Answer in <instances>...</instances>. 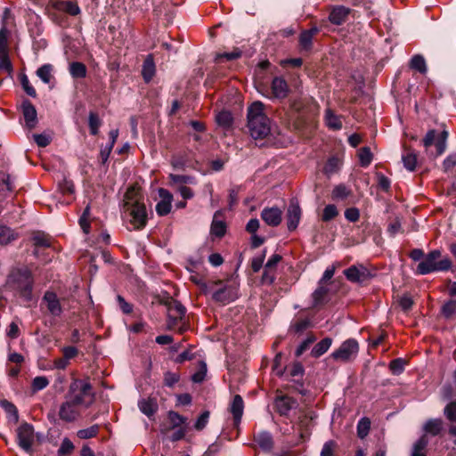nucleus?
<instances>
[{
    "label": "nucleus",
    "instance_id": "1",
    "mask_svg": "<svg viewBox=\"0 0 456 456\" xmlns=\"http://www.w3.org/2000/svg\"><path fill=\"white\" fill-rule=\"evenodd\" d=\"M124 211L131 217L130 223L134 229H142L147 222V211L142 196L137 189L130 187L124 195Z\"/></svg>",
    "mask_w": 456,
    "mask_h": 456
},
{
    "label": "nucleus",
    "instance_id": "2",
    "mask_svg": "<svg viewBox=\"0 0 456 456\" xmlns=\"http://www.w3.org/2000/svg\"><path fill=\"white\" fill-rule=\"evenodd\" d=\"M248 126L250 134L255 139L266 137L271 131L270 120L264 112V104L253 102L248 110Z\"/></svg>",
    "mask_w": 456,
    "mask_h": 456
},
{
    "label": "nucleus",
    "instance_id": "3",
    "mask_svg": "<svg viewBox=\"0 0 456 456\" xmlns=\"http://www.w3.org/2000/svg\"><path fill=\"white\" fill-rule=\"evenodd\" d=\"M159 303L166 305L167 311V328L182 331L185 325V307L167 293L159 296Z\"/></svg>",
    "mask_w": 456,
    "mask_h": 456
},
{
    "label": "nucleus",
    "instance_id": "4",
    "mask_svg": "<svg viewBox=\"0 0 456 456\" xmlns=\"http://www.w3.org/2000/svg\"><path fill=\"white\" fill-rule=\"evenodd\" d=\"M66 396L80 408H88L94 399V394L90 382L80 379H74L70 383Z\"/></svg>",
    "mask_w": 456,
    "mask_h": 456
},
{
    "label": "nucleus",
    "instance_id": "5",
    "mask_svg": "<svg viewBox=\"0 0 456 456\" xmlns=\"http://www.w3.org/2000/svg\"><path fill=\"white\" fill-rule=\"evenodd\" d=\"M452 267V261L447 256H443L440 250L429 252L417 265V273L427 274L435 272L448 271Z\"/></svg>",
    "mask_w": 456,
    "mask_h": 456
},
{
    "label": "nucleus",
    "instance_id": "6",
    "mask_svg": "<svg viewBox=\"0 0 456 456\" xmlns=\"http://www.w3.org/2000/svg\"><path fill=\"white\" fill-rule=\"evenodd\" d=\"M35 430L33 425L22 422L16 430L17 444L27 453L32 455L35 442Z\"/></svg>",
    "mask_w": 456,
    "mask_h": 456
},
{
    "label": "nucleus",
    "instance_id": "7",
    "mask_svg": "<svg viewBox=\"0 0 456 456\" xmlns=\"http://www.w3.org/2000/svg\"><path fill=\"white\" fill-rule=\"evenodd\" d=\"M34 274L28 265L13 266L7 276V285H33Z\"/></svg>",
    "mask_w": 456,
    "mask_h": 456
},
{
    "label": "nucleus",
    "instance_id": "8",
    "mask_svg": "<svg viewBox=\"0 0 456 456\" xmlns=\"http://www.w3.org/2000/svg\"><path fill=\"white\" fill-rule=\"evenodd\" d=\"M359 351L358 342L354 338L344 341L340 346L336 349L330 355L337 362H349L354 359Z\"/></svg>",
    "mask_w": 456,
    "mask_h": 456
},
{
    "label": "nucleus",
    "instance_id": "9",
    "mask_svg": "<svg viewBox=\"0 0 456 456\" xmlns=\"http://www.w3.org/2000/svg\"><path fill=\"white\" fill-rule=\"evenodd\" d=\"M168 178V185L171 186L174 190L179 191L184 200L191 199L193 196L191 190L186 185L195 183V177L186 175L170 174Z\"/></svg>",
    "mask_w": 456,
    "mask_h": 456
},
{
    "label": "nucleus",
    "instance_id": "10",
    "mask_svg": "<svg viewBox=\"0 0 456 456\" xmlns=\"http://www.w3.org/2000/svg\"><path fill=\"white\" fill-rule=\"evenodd\" d=\"M347 281L352 283H363L370 281L376 273L363 265H354L344 271Z\"/></svg>",
    "mask_w": 456,
    "mask_h": 456
},
{
    "label": "nucleus",
    "instance_id": "11",
    "mask_svg": "<svg viewBox=\"0 0 456 456\" xmlns=\"http://www.w3.org/2000/svg\"><path fill=\"white\" fill-rule=\"evenodd\" d=\"M81 409L77 404L65 395L64 402L59 409V418L67 423L74 422L81 414Z\"/></svg>",
    "mask_w": 456,
    "mask_h": 456
},
{
    "label": "nucleus",
    "instance_id": "12",
    "mask_svg": "<svg viewBox=\"0 0 456 456\" xmlns=\"http://www.w3.org/2000/svg\"><path fill=\"white\" fill-rule=\"evenodd\" d=\"M274 406L280 415L289 417L290 412L297 408L298 403L297 400L289 395H278L275 399Z\"/></svg>",
    "mask_w": 456,
    "mask_h": 456
},
{
    "label": "nucleus",
    "instance_id": "13",
    "mask_svg": "<svg viewBox=\"0 0 456 456\" xmlns=\"http://www.w3.org/2000/svg\"><path fill=\"white\" fill-rule=\"evenodd\" d=\"M158 193L160 200L156 205V212L159 216H164L171 210L173 195L164 188H159Z\"/></svg>",
    "mask_w": 456,
    "mask_h": 456
},
{
    "label": "nucleus",
    "instance_id": "14",
    "mask_svg": "<svg viewBox=\"0 0 456 456\" xmlns=\"http://www.w3.org/2000/svg\"><path fill=\"white\" fill-rule=\"evenodd\" d=\"M244 411V403L240 395H237L233 397L230 406L229 411L232 415V426L234 428H238Z\"/></svg>",
    "mask_w": 456,
    "mask_h": 456
},
{
    "label": "nucleus",
    "instance_id": "15",
    "mask_svg": "<svg viewBox=\"0 0 456 456\" xmlns=\"http://www.w3.org/2000/svg\"><path fill=\"white\" fill-rule=\"evenodd\" d=\"M43 301L46 304L47 310L51 315L59 317L62 314V307L57 295L52 291H46L43 297Z\"/></svg>",
    "mask_w": 456,
    "mask_h": 456
},
{
    "label": "nucleus",
    "instance_id": "16",
    "mask_svg": "<svg viewBox=\"0 0 456 456\" xmlns=\"http://www.w3.org/2000/svg\"><path fill=\"white\" fill-rule=\"evenodd\" d=\"M21 109L27 127L34 128L37 123V113L35 106L28 100H25L22 102Z\"/></svg>",
    "mask_w": 456,
    "mask_h": 456
},
{
    "label": "nucleus",
    "instance_id": "17",
    "mask_svg": "<svg viewBox=\"0 0 456 456\" xmlns=\"http://www.w3.org/2000/svg\"><path fill=\"white\" fill-rule=\"evenodd\" d=\"M261 217L270 226H277L282 219V211L279 208H265L262 210Z\"/></svg>",
    "mask_w": 456,
    "mask_h": 456
},
{
    "label": "nucleus",
    "instance_id": "18",
    "mask_svg": "<svg viewBox=\"0 0 456 456\" xmlns=\"http://www.w3.org/2000/svg\"><path fill=\"white\" fill-rule=\"evenodd\" d=\"M301 218V209L297 201L292 200L289 203L288 213H287V220H288V228L290 231L295 230L300 222Z\"/></svg>",
    "mask_w": 456,
    "mask_h": 456
},
{
    "label": "nucleus",
    "instance_id": "19",
    "mask_svg": "<svg viewBox=\"0 0 456 456\" xmlns=\"http://www.w3.org/2000/svg\"><path fill=\"white\" fill-rule=\"evenodd\" d=\"M31 241L33 243V247L37 248H49L53 245V238L42 231H36L32 232Z\"/></svg>",
    "mask_w": 456,
    "mask_h": 456
},
{
    "label": "nucleus",
    "instance_id": "20",
    "mask_svg": "<svg viewBox=\"0 0 456 456\" xmlns=\"http://www.w3.org/2000/svg\"><path fill=\"white\" fill-rule=\"evenodd\" d=\"M330 299L328 287H318L313 293V307H321Z\"/></svg>",
    "mask_w": 456,
    "mask_h": 456
},
{
    "label": "nucleus",
    "instance_id": "21",
    "mask_svg": "<svg viewBox=\"0 0 456 456\" xmlns=\"http://www.w3.org/2000/svg\"><path fill=\"white\" fill-rule=\"evenodd\" d=\"M156 72V67L153 57L148 55L142 64V76L146 83H149L154 77Z\"/></svg>",
    "mask_w": 456,
    "mask_h": 456
},
{
    "label": "nucleus",
    "instance_id": "22",
    "mask_svg": "<svg viewBox=\"0 0 456 456\" xmlns=\"http://www.w3.org/2000/svg\"><path fill=\"white\" fill-rule=\"evenodd\" d=\"M235 287H222L214 294V298L223 304H228L233 301L236 297V293L233 292Z\"/></svg>",
    "mask_w": 456,
    "mask_h": 456
},
{
    "label": "nucleus",
    "instance_id": "23",
    "mask_svg": "<svg viewBox=\"0 0 456 456\" xmlns=\"http://www.w3.org/2000/svg\"><path fill=\"white\" fill-rule=\"evenodd\" d=\"M349 13V9L344 6H336L334 7L330 14V20L333 24L340 25L345 20Z\"/></svg>",
    "mask_w": 456,
    "mask_h": 456
},
{
    "label": "nucleus",
    "instance_id": "24",
    "mask_svg": "<svg viewBox=\"0 0 456 456\" xmlns=\"http://www.w3.org/2000/svg\"><path fill=\"white\" fill-rule=\"evenodd\" d=\"M140 411L148 417L154 415L158 410V404L155 399H141L138 402Z\"/></svg>",
    "mask_w": 456,
    "mask_h": 456
},
{
    "label": "nucleus",
    "instance_id": "25",
    "mask_svg": "<svg viewBox=\"0 0 456 456\" xmlns=\"http://www.w3.org/2000/svg\"><path fill=\"white\" fill-rule=\"evenodd\" d=\"M288 86L282 78L275 77L272 83V94L275 98H284L287 95Z\"/></svg>",
    "mask_w": 456,
    "mask_h": 456
},
{
    "label": "nucleus",
    "instance_id": "26",
    "mask_svg": "<svg viewBox=\"0 0 456 456\" xmlns=\"http://www.w3.org/2000/svg\"><path fill=\"white\" fill-rule=\"evenodd\" d=\"M13 189L10 175L4 172H0V198L5 199Z\"/></svg>",
    "mask_w": 456,
    "mask_h": 456
},
{
    "label": "nucleus",
    "instance_id": "27",
    "mask_svg": "<svg viewBox=\"0 0 456 456\" xmlns=\"http://www.w3.org/2000/svg\"><path fill=\"white\" fill-rule=\"evenodd\" d=\"M314 325V321L312 320V317L308 315H301L298 318L295 320L293 322L291 328L296 332H303L306 329L313 327Z\"/></svg>",
    "mask_w": 456,
    "mask_h": 456
},
{
    "label": "nucleus",
    "instance_id": "28",
    "mask_svg": "<svg viewBox=\"0 0 456 456\" xmlns=\"http://www.w3.org/2000/svg\"><path fill=\"white\" fill-rule=\"evenodd\" d=\"M332 339L330 338H325L318 342L312 349L311 355L318 358L324 354L331 346Z\"/></svg>",
    "mask_w": 456,
    "mask_h": 456
},
{
    "label": "nucleus",
    "instance_id": "29",
    "mask_svg": "<svg viewBox=\"0 0 456 456\" xmlns=\"http://www.w3.org/2000/svg\"><path fill=\"white\" fill-rule=\"evenodd\" d=\"M219 212H216L214 216V219L211 224V233L216 237H223L226 232V224L225 223L219 219Z\"/></svg>",
    "mask_w": 456,
    "mask_h": 456
},
{
    "label": "nucleus",
    "instance_id": "30",
    "mask_svg": "<svg viewBox=\"0 0 456 456\" xmlns=\"http://www.w3.org/2000/svg\"><path fill=\"white\" fill-rule=\"evenodd\" d=\"M18 233L12 230V228L5 226V225H0V244L1 245H7L11 243L12 241L17 240Z\"/></svg>",
    "mask_w": 456,
    "mask_h": 456
},
{
    "label": "nucleus",
    "instance_id": "31",
    "mask_svg": "<svg viewBox=\"0 0 456 456\" xmlns=\"http://www.w3.org/2000/svg\"><path fill=\"white\" fill-rule=\"evenodd\" d=\"M59 11L65 12L72 16H76L80 12V8L76 3L70 1H60L54 4Z\"/></svg>",
    "mask_w": 456,
    "mask_h": 456
},
{
    "label": "nucleus",
    "instance_id": "32",
    "mask_svg": "<svg viewBox=\"0 0 456 456\" xmlns=\"http://www.w3.org/2000/svg\"><path fill=\"white\" fill-rule=\"evenodd\" d=\"M255 443L264 451H269L273 446L272 436L268 432H261L255 436Z\"/></svg>",
    "mask_w": 456,
    "mask_h": 456
},
{
    "label": "nucleus",
    "instance_id": "33",
    "mask_svg": "<svg viewBox=\"0 0 456 456\" xmlns=\"http://www.w3.org/2000/svg\"><path fill=\"white\" fill-rule=\"evenodd\" d=\"M69 73L74 78H84L86 76V67L84 63L73 61L69 67Z\"/></svg>",
    "mask_w": 456,
    "mask_h": 456
},
{
    "label": "nucleus",
    "instance_id": "34",
    "mask_svg": "<svg viewBox=\"0 0 456 456\" xmlns=\"http://www.w3.org/2000/svg\"><path fill=\"white\" fill-rule=\"evenodd\" d=\"M403 166L409 171H413L417 165V155L411 151H404L402 155Z\"/></svg>",
    "mask_w": 456,
    "mask_h": 456
},
{
    "label": "nucleus",
    "instance_id": "35",
    "mask_svg": "<svg viewBox=\"0 0 456 456\" xmlns=\"http://www.w3.org/2000/svg\"><path fill=\"white\" fill-rule=\"evenodd\" d=\"M325 122L326 125L333 130H338L342 126V122L340 118L338 116L334 115V113L330 110H326Z\"/></svg>",
    "mask_w": 456,
    "mask_h": 456
},
{
    "label": "nucleus",
    "instance_id": "36",
    "mask_svg": "<svg viewBox=\"0 0 456 456\" xmlns=\"http://www.w3.org/2000/svg\"><path fill=\"white\" fill-rule=\"evenodd\" d=\"M99 429V425L94 424L89 428L78 430L77 436L80 439H90L95 437L98 435Z\"/></svg>",
    "mask_w": 456,
    "mask_h": 456
},
{
    "label": "nucleus",
    "instance_id": "37",
    "mask_svg": "<svg viewBox=\"0 0 456 456\" xmlns=\"http://www.w3.org/2000/svg\"><path fill=\"white\" fill-rule=\"evenodd\" d=\"M102 125V121L95 112L91 111L88 116V126L90 133L93 135H96L99 133V128Z\"/></svg>",
    "mask_w": 456,
    "mask_h": 456
},
{
    "label": "nucleus",
    "instance_id": "38",
    "mask_svg": "<svg viewBox=\"0 0 456 456\" xmlns=\"http://www.w3.org/2000/svg\"><path fill=\"white\" fill-rule=\"evenodd\" d=\"M52 71L53 66L51 64H45L37 70V75L45 84H48L52 78Z\"/></svg>",
    "mask_w": 456,
    "mask_h": 456
},
{
    "label": "nucleus",
    "instance_id": "39",
    "mask_svg": "<svg viewBox=\"0 0 456 456\" xmlns=\"http://www.w3.org/2000/svg\"><path fill=\"white\" fill-rule=\"evenodd\" d=\"M370 429V420L368 418H362L357 424V435L361 439L365 438Z\"/></svg>",
    "mask_w": 456,
    "mask_h": 456
},
{
    "label": "nucleus",
    "instance_id": "40",
    "mask_svg": "<svg viewBox=\"0 0 456 456\" xmlns=\"http://www.w3.org/2000/svg\"><path fill=\"white\" fill-rule=\"evenodd\" d=\"M49 385V380L45 376H37L33 379L31 389L34 393L43 390Z\"/></svg>",
    "mask_w": 456,
    "mask_h": 456
},
{
    "label": "nucleus",
    "instance_id": "41",
    "mask_svg": "<svg viewBox=\"0 0 456 456\" xmlns=\"http://www.w3.org/2000/svg\"><path fill=\"white\" fill-rule=\"evenodd\" d=\"M338 215L337 207L333 204L327 205L322 214V220L323 222H329L334 219Z\"/></svg>",
    "mask_w": 456,
    "mask_h": 456
},
{
    "label": "nucleus",
    "instance_id": "42",
    "mask_svg": "<svg viewBox=\"0 0 456 456\" xmlns=\"http://www.w3.org/2000/svg\"><path fill=\"white\" fill-rule=\"evenodd\" d=\"M216 120L220 126L229 127L232 122V114L229 111H221L216 115Z\"/></svg>",
    "mask_w": 456,
    "mask_h": 456
},
{
    "label": "nucleus",
    "instance_id": "43",
    "mask_svg": "<svg viewBox=\"0 0 456 456\" xmlns=\"http://www.w3.org/2000/svg\"><path fill=\"white\" fill-rule=\"evenodd\" d=\"M358 158L362 167L369 166L372 160V154L370 148L363 147L360 149L358 151Z\"/></svg>",
    "mask_w": 456,
    "mask_h": 456
},
{
    "label": "nucleus",
    "instance_id": "44",
    "mask_svg": "<svg viewBox=\"0 0 456 456\" xmlns=\"http://www.w3.org/2000/svg\"><path fill=\"white\" fill-rule=\"evenodd\" d=\"M428 444V440L425 436H421L413 446L411 456H426L424 450Z\"/></svg>",
    "mask_w": 456,
    "mask_h": 456
},
{
    "label": "nucleus",
    "instance_id": "45",
    "mask_svg": "<svg viewBox=\"0 0 456 456\" xmlns=\"http://www.w3.org/2000/svg\"><path fill=\"white\" fill-rule=\"evenodd\" d=\"M317 32V28H314L310 30H306L301 33L300 35V45L304 48H308L311 45L313 37Z\"/></svg>",
    "mask_w": 456,
    "mask_h": 456
},
{
    "label": "nucleus",
    "instance_id": "46",
    "mask_svg": "<svg viewBox=\"0 0 456 456\" xmlns=\"http://www.w3.org/2000/svg\"><path fill=\"white\" fill-rule=\"evenodd\" d=\"M0 69L8 73L12 71V67L8 56L7 50L0 51Z\"/></svg>",
    "mask_w": 456,
    "mask_h": 456
},
{
    "label": "nucleus",
    "instance_id": "47",
    "mask_svg": "<svg viewBox=\"0 0 456 456\" xmlns=\"http://www.w3.org/2000/svg\"><path fill=\"white\" fill-rule=\"evenodd\" d=\"M411 67L420 73H425L427 71L426 61L420 55H415L412 57L411 61Z\"/></svg>",
    "mask_w": 456,
    "mask_h": 456
},
{
    "label": "nucleus",
    "instance_id": "48",
    "mask_svg": "<svg viewBox=\"0 0 456 456\" xmlns=\"http://www.w3.org/2000/svg\"><path fill=\"white\" fill-rule=\"evenodd\" d=\"M74 450V444L69 438H64L57 451L58 456H66Z\"/></svg>",
    "mask_w": 456,
    "mask_h": 456
},
{
    "label": "nucleus",
    "instance_id": "49",
    "mask_svg": "<svg viewBox=\"0 0 456 456\" xmlns=\"http://www.w3.org/2000/svg\"><path fill=\"white\" fill-rule=\"evenodd\" d=\"M425 431L432 435H437L442 428V422L438 419H430L425 424Z\"/></svg>",
    "mask_w": 456,
    "mask_h": 456
},
{
    "label": "nucleus",
    "instance_id": "50",
    "mask_svg": "<svg viewBox=\"0 0 456 456\" xmlns=\"http://www.w3.org/2000/svg\"><path fill=\"white\" fill-rule=\"evenodd\" d=\"M0 405L2 406L3 409H4V411L9 415L12 416L16 421L18 420V418H19L18 410H17V407L12 403H11L7 400H2L0 402Z\"/></svg>",
    "mask_w": 456,
    "mask_h": 456
},
{
    "label": "nucleus",
    "instance_id": "51",
    "mask_svg": "<svg viewBox=\"0 0 456 456\" xmlns=\"http://www.w3.org/2000/svg\"><path fill=\"white\" fill-rule=\"evenodd\" d=\"M448 137V133L446 131H443L436 138L435 145L436 147L437 154L441 155L446 147V140Z\"/></svg>",
    "mask_w": 456,
    "mask_h": 456
},
{
    "label": "nucleus",
    "instance_id": "52",
    "mask_svg": "<svg viewBox=\"0 0 456 456\" xmlns=\"http://www.w3.org/2000/svg\"><path fill=\"white\" fill-rule=\"evenodd\" d=\"M199 267L198 261H191L189 265L186 266V270L190 274V280L195 283V285H200V281L198 279L197 269Z\"/></svg>",
    "mask_w": 456,
    "mask_h": 456
},
{
    "label": "nucleus",
    "instance_id": "53",
    "mask_svg": "<svg viewBox=\"0 0 456 456\" xmlns=\"http://www.w3.org/2000/svg\"><path fill=\"white\" fill-rule=\"evenodd\" d=\"M405 364L406 362L403 359L396 358L390 362L389 368L393 374L398 375L403 372Z\"/></svg>",
    "mask_w": 456,
    "mask_h": 456
},
{
    "label": "nucleus",
    "instance_id": "54",
    "mask_svg": "<svg viewBox=\"0 0 456 456\" xmlns=\"http://www.w3.org/2000/svg\"><path fill=\"white\" fill-rule=\"evenodd\" d=\"M20 84L22 86L23 90L26 94L33 98L37 96V92L35 88L30 85L29 80L26 75H23L20 77Z\"/></svg>",
    "mask_w": 456,
    "mask_h": 456
},
{
    "label": "nucleus",
    "instance_id": "55",
    "mask_svg": "<svg viewBox=\"0 0 456 456\" xmlns=\"http://www.w3.org/2000/svg\"><path fill=\"white\" fill-rule=\"evenodd\" d=\"M316 338L314 335L308 336L297 348L296 355L300 356L305 351H306L310 345L315 341Z\"/></svg>",
    "mask_w": 456,
    "mask_h": 456
},
{
    "label": "nucleus",
    "instance_id": "56",
    "mask_svg": "<svg viewBox=\"0 0 456 456\" xmlns=\"http://www.w3.org/2000/svg\"><path fill=\"white\" fill-rule=\"evenodd\" d=\"M180 379V375L176 372L167 371L164 375V383L167 387H172Z\"/></svg>",
    "mask_w": 456,
    "mask_h": 456
},
{
    "label": "nucleus",
    "instance_id": "57",
    "mask_svg": "<svg viewBox=\"0 0 456 456\" xmlns=\"http://www.w3.org/2000/svg\"><path fill=\"white\" fill-rule=\"evenodd\" d=\"M168 419L172 424L173 428L182 427V424L184 422V419L175 411L168 412Z\"/></svg>",
    "mask_w": 456,
    "mask_h": 456
},
{
    "label": "nucleus",
    "instance_id": "58",
    "mask_svg": "<svg viewBox=\"0 0 456 456\" xmlns=\"http://www.w3.org/2000/svg\"><path fill=\"white\" fill-rule=\"evenodd\" d=\"M443 314L446 318H450L456 313V300H450L443 305Z\"/></svg>",
    "mask_w": 456,
    "mask_h": 456
},
{
    "label": "nucleus",
    "instance_id": "59",
    "mask_svg": "<svg viewBox=\"0 0 456 456\" xmlns=\"http://www.w3.org/2000/svg\"><path fill=\"white\" fill-rule=\"evenodd\" d=\"M61 352H62L63 357L68 362H69V360L75 358L77 355V354H78L77 348L73 346H64L61 349Z\"/></svg>",
    "mask_w": 456,
    "mask_h": 456
},
{
    "label": "nucleus",
    "instance_id": "60",
    "mask_svg": "<svg viewBox=\"0 0 456 456\" xmlns=\"http://www.w3.org/2000/svg\"><path fill=\"white\" fill-rule=\"evenodd\" d=\"M398 303L403 311H408L411 308L413 300L408 294H404L398 298Z\"/></svg>",
    "mask_w": 456,
    "mask_h": 456
},
{
    "label": "nucleus",
    "instance_id": "61",
    "mask_svg": "<svg viewBox=\"0 0 456 456\" xmlns=\"http://www.w3.org/2000/svg\"><path fill=\"white\" fill-rule=\"evenodd\" d=\"M33 138L39 147H46L51 142V137L45 134H33Z\"/></svg>",
    "mask_w": 456,
    "mask_h": 456
},
{
    "label": "nucleus",
    "instance_id": "62",
    "mask_svg": "<svg viewBox=\"0 0 456 456\" xmlns=\"http://www.w3.org/2000/svg\"><path fill=\"white\" fill-rule=\"evenodd\" d=\"M18 289L16 294L25 298L27 302L33 299L32 287H16Z\"/></svg>",
    "mask_w": 456,
    "mask_h": 456
},
{
    "label": "nucleus",
    "instance_id": "63",
    "mask_svg": "<svg viewBox=\"0 0 456 456\" xmlns=\"http://www.w3.org/2000/svg\"><path fill=\"white\" fill-rule=\"evenodd\" d=\"M444 414L450 421L456 420V402H452L446 405Z\"/></svg>",
    "mask_w": 456,
    "mask_h": 456
},
{
    "label": "nucleus",
    "instance_id": "64",
    "mask_svg": "<svg viewBox=\"0 0 456 456\" xmlns=\"http://www.w3.org/2000/svg\"><path fill=\"white\" fill-rule=\"evenodd\" d=\"M335 447H336L335 442H333V441L326 442L322 449L321 456H332Z\"/></svg>",
    "mask_w": 456,
    "mask_h": 456
}]
</instances>
